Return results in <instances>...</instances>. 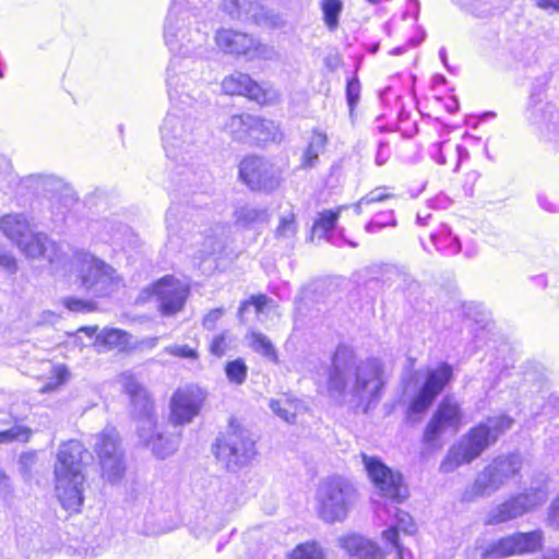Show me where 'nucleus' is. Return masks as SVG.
<instances>
[{"label":"nucleus","mask_w":559,"mask_h":559,"mask_svg":"<svg viewBox=\"0 0 559 559\" xmlns=\"http://www.w3.org/2000/svg\"><path fill=\"white\" fill-rule=\"evenodd\" d=\"M188 0H171L164 24V39L174 53L167 68V92L170 109L160 127V135L166 156L171 159L181 157L193 145L199 134V121L191 109L203 103L202 93L187 70L193 62L192 57L205 53L207 35L199 28L190 29L187 22L192 13L187 8Z\"/></svg>","instance_id":"1"},{"label":"nucleus","mask_w":559,"mask_h":559,"mask_svg":"<svg viewBox=\"0 0 559 559\" xmlns=\"http://www.w3.org/2000/svg\"><path fill=\"white\" fill-rule=\"evenodd\" d=\"M386 383L383 364L378 358L357 360L348 346H338L332 357L326 389L331 397L367 411L377 403Z\"/></svg>","instance_id":"2"},{"label":"nucleus","mask_w":559,"mask_h":559,"mask_svg":"<svg viewBox=\"0 0 559 559\" xmlns=\"http://www.w3.org/2000/svg\"><path fill=\"white\" fill-rule=\"evenodd\" d=\"M362 463L380 497L390 501L389 503L376 501V516L383 525L388 526L382 532V539L396 549L399 559H413L411 550L399 543L400 531L408 535L416 532L412 516L394 504L407 497V488L403 483L402 475L399 472H393L374 456L362 454Z\"/></svg>","instance_id":"3"},{"label":"nucleus","mask_w":559,"mask_h":559,"mask_svg":"<svg viewBox=\"0 0 559 559\" xmlns=\"http://www.w3.org/2000/svg\"><path fill=\"white\" fill-rule=\"evenodd\" d=\"M362 463L380 497L390 501L389 503L376 501V516L383 525L388 526L382 532V539L396 549L399 559H413L411 550L399 543L400 531L408 535L416 532L412 516L394 504L407 497V488L403 483L402 475L399 472H393L374 456L362 454Z\"/></svg>","instance_id":"4"},{"label":"nucleus","mask_w":559,"mask_h":559,"mask_svg":"<svg viewBox=\"0 0 559 559\" xmlns=\"http://www.w3.org/2000/svg\"><path fill=\"white\" fill-rule=\"evenodd\" d=\"M117 381L129 395L139 416L138 431L142 442L159 459L171 455L179 445L180 436L177 432L165 435L157 430L154 405L147 390L131 371L120 373Z\"/></svg>","instance_id":"5"},{"label":"nucleus","mask_w":559,"mask_h":559,"mask_svg":"<svg viewBox=\"0 0 559 559\" xmlns=\"http://www.w3.org/2000/svg\"><path fill=\"white\" fill-rule=\"evenodd\" d=\"M84 445L78 440L62 443L55 463V490L58 500L67 510L78 511L83 503L85 475L82 455Z\"/></svg>","instance_id":"6"},{"label":"nucleus","mask_w":559,"mask_h":559,"mask_svg":"<svg viewBox=\"0 0 559 559\" xmlns=\"http://www.w3.org/2000/svg\"><path fill=\"white\" fill-rule=\"evenodd\" d=\"M512 425L513 419L510 416L499 415L489 417L486 421L471 428L457 443L449 449L440 469L443 473H450L463 464L473 462L501 435L510 430Z\"/></svg>","instance_id":"7"},{"label":"nucleus","mask_w":559,"mask_h":559,"mask_svg":"<svg viewBox=\"0 0 559 559\" xmlns=\"http://www.w3.org/2000/svg\"><path fill=\"white\" fill-rule=\"evenodd\" d=\"M357 490L346 477L333 475L320 480L314 493V511L328 524L344 522L357 501Z\"/></svg>","instance_id":"8"},{"label":"nucleus","mask_w":559,"mask_h":559,"mask_svg":"<svg viewBox=\"0 0 559 559\" xmlns=\"http://www.w3.org/2000/svg\"><path fill=\"white\" fill-rule=\"evenodd\" d=\"M72 265L81 285L94 296H108L119 287L120 277L116 270L87 251H75Z\"/></svg>","instance_id":"9"},{"label":"nucleus","mask_w":559,"mask_h":559,"mask_svg":"<svg viewBox=\"0 0 559 559\" xmlns=\"http://www.w3.org/2000/svg\"><path fill=\"white\" fill-rule=\"evenodd\" d=\"M522 468L520 454L499 455L493 459L476 477L466 495L488 497L503 487Z\"/></svg>","instance_id":"10"},{"label":"nucleus","mask_w":559,"mask_h":559,"mask_svg":"<svg viewBox=\"0 0 559 559\" xmlns=\"http://www.w3.org/2000/svg\"><path fill=\"white\" fill-rule=\"evenodd\" d=\"M215 454L228 468L242 466L255 456V441L248 430L230 421L227 431L217 439Z\"/></svg>","instance_id":"11"},{"label":"nucleus","mask_w":559,"mask_h":559,"mask_svg":"<svg viewBox=\"0 0 559 559\" xmlns=\"http://www.w3.org/2000/svg\"><path fill=\"white\" fill-rule=\"evenodd\" d=\"M547 497L548 491L546 488L531 487L524 492L514 495L491 508L487 512L484 522L486 525H497L515 520L544 504Z\"/></svg>","instance_id":"12"},{"label":"nucleus","mask_w":559,"mask_h":559,"mask_svg":"<svg viewBox=\"0 0 559 559\" xmlns=\"http://www.w3.org/2000/svg\"><path fill=\"white\" fill-rule=\"evenodd\" d=\"M463 424L460 403L447 395L439 403L424 431L423 441L430 447H442L441 438L447 433L455 435Z\"/></svg>","instance_id":"13"},{"label":"nucleus","mask_w":559,"mask_h":559,"mask_svg":"<svg viewBox=\"0 0 559 559\" xmlns=\"http://www.w3.org/2000/svg\"><path fill=\"white\" fill-rule=\"evenodd\" d=\"M239 177L251 190L272 192L281 186L283 171L264 158L250 156L240 163Z\"/></svg>","instance_id":"14"},{"label":"nucleus","mask_w":559,"mask_h":559,"mask_svg":"<svg viewBox=\"0 0 559 559\" xmlns=\"http://www.w3.org/2000/svg\"><path fill=\"white\" fill-rule=\"evenodd\" d=\"M94 440L93 448L98 455L103 477L110 483L119 481L124 474V464L118 432L112 427H106Z\"/></svg>","instance_id":"15"},{"label":"nucleus","mask_w":559,"mask_h":559,"mask_svg":"<svg viewBox=\"0 0 559 559\" xmlns=\"http://www.w3.org/2000/svg\"><path fill=\"white\" fill-rule=\"evenodd\" d=\"M451 377L452 368L448 364H440L433 369H428L425 382L408 405V415L425 413L451 380Z\"/></svg>","instance_id":"16"},{"label":"nucleus","mask_w":559,"mask_h":559,"mask_svg":"<svg viewBox=\"0 0 559 559\" xmlns=\"http://www.w3.org/2000/svg\"><path fill=\"white\" fill-rule=\"evenodd\" d=\"M222 90L229 95H243L262 105L280 99V93L276 90L259 85L250 75L242 72H234L226 76L222 82Z\"/></svg>","instance_id":"17"},{"label":"nucleus","mask_w":559,"mask_h":559,"mask_svg":"<svg viewBox=\"0 0 559 559\" xmlns=\"http://www.w3.org/2000/svg\"><path fill=\"white\" fill-rule=\"evenodd\" d=\"M188 286L173 276H165L152 286V295L155 296L162 314L173 316L179 312L187 300Z\"/></svg>","instance_id":"18"},{"label":"nucleus","mask_w":559,"mask_h":559,"mask_svg":"<svg viewBox=\"0 0 559 559\" xmlns=\"http://www.w3.org/2000/svg\"><path fill=\"white\" fill-rule=\"evenodd\" d=\"M204 394L199 388L178 389L170 402V421L174 425L190 423L200 412Z\"/></svg>","instance_id":"19"},{"label":"nucleus","mask_w":559,"mask_h":559,"mask_svg":"<svg viewBox=\"0 0 559 559\" xmlns=\"http://www.w3.org/2000/svg\"><path fill=\"white\" fill-rule=\"evenodd\" d=\"M20 250L29 258H46L51 264L62 262V253L59 247L50 241L45 234H33L31 230L26 238H23L17 245Z\"/></svg>","instance_id":"20"},{"label":"nucleus","mask_w":559,"mask_h":559,"mask_svg":"<svg viewBox=\"0 0 559 559\" xmlns=\"http://www.w3.org/2000/svg\"><path fill=\"white\" fill-rule=\"evenodd\" d=\"M337 546L350 559H380L383 557L381 548L374 542L355 533L340 536Z\"/></svg>","instance_id":"21"},{"label":"nucleus","mask_w":559,"mask_h":559,"mask_svg":"<svg viewBox=\"0 0 559 559\" xmlns=\"http://www.w3.org/2000/svg\"><path fill=\"white\" fill-rule=\"evenodd\" d=\"M216 45L225 53L248 56L254 47V38L246 33L222 28L216 32Z\"/></svg>","instance_id":"22"},{"label":"nucleus","mask_w":559,"mask_h":559,"mask_svg":"<svg viewBox=\"0 0 559 559\" xmlns=\"http://www.w3.org/2000/svg\"><path fill=\"white\" fill-rule=\"evenodd\" d=\"M90 230L99 241L111 242L121 247L126 238L133 237L128 226L116 224L109 219L94 222L91 224Z\"/></svg>","instance_id":"23"},{"label":"nucleus","mask_w":559,"mask_h":559,"mask_svg":"<svg viewBox=\"0 0 559 559\" xmlns=\"http://www.w3.org/2000/svg\"><path fill=\"white\" fill-rule=\"evenodd\" d=\"M344 209L345 206H338L336 210H324L320 212L312 227L313 233L335 246H341L345 239L343 235L336 236L334 228Z\"/></svg>","instance_id":"24"},{"label":"nucleus","mask_w":559,"mask_h":559,"mask_svg":"<svg viewBox=\"0 0 559 559\" xmlns=\"http://www.w3.org/2000/svg\"><path fill=\"white\" fill-rule=\"evenodd\" d=\"M29 222L23 214H7L0 218V230L16 245L27 237Z\"/></svg>","instance_id":"25"},{"label":"nucleus","mask_w":559,"mask_h":559,"mask_svg":"<svg viewBox=\"0 0 559 559\" xmlns=\"http://www.w3.org/2000/svg\"><path fill=\"white\" fill-rule=\"evenodd\" d=\"M512 535L501 537L497 540L477 545L480 559H503L515 556Z\"/></svg>","instance_id":"26"},{"label":"nucleus","mask_w":559,"mask_h":559,"mask_svg":"<svg viewBox=\"0 0 559 559\" xmlns=\"http://www.w3.org/2000/svg\"><path fill=\"white\" fill-rule=\"evenodd\" d=\"M328 144V135L325 132L314 129L308 140L307 147L301 156V166L305 168L313 167L320 154H322Z\"/></svg>","instance_id":"27"},{"label":"nucleus","mask_w":559,"mask_h":559,"mask_svg":"<svg viewBox=\"0 0 559 559\" xmlns=\"http://www.w3.org/2000/svg\"><path fill=\"white\" fill-rule=\"evenodd\" d=\"M514 542L515 556L533 554L542 549L544 535L540 530L528 533L511 534Z\"/></svg>","instance_id":"28"},{"label":"nucleus","mask_w":559,"mask_h":559,"mask_svg":"<svg viewBox=\"0 0 559 559\" xmlns=\"http://www.w3.org/2000/svg\"><path fill=\"white\" fill-rule=\"evenodd\" d=\"M430 239L436 249L447 255L457 254L461 251L460 240L445 225H441L437 231L431 233Z\"/></svg>","instance_id":"29"},{"label":"nucleus","mask_w":559,"mask_h":559,"mask_svg":"<svg viewBox=\"0 0 559 559\" xmlns=\"http://www.w3.org/2000/svg\"><path fill=\"white\" fill-rule=\"evenodd\" d=\"M282 133L280 126L272 120L262 119L253 116L251 127V139L254 141L266 142L281 140Z\"/></svg>","instance_id":"30"},{"label":"nucleus","mask_w":559,"mask_h":559,"mask_svg":"<svg viewBox=\"0 0 559 559\" xmlns=\"http://www.w3.org/2000/svg\"><path fill=\"white\" fill-rule=\"evenodd\" d=\"M253 115L242 114L229 117L225 123V130L237 141L251 139Z\"/></svg>","instance_id":"31"},{"label":"nucleus","mask_w":559,"mask_h":559,"mask_svg":"<svg viewBox=\"0 0 559 559\" xmlns=\"http://www.w3.org/2000/svg\"><path fill=\"white\" fill-rule=\"evenodd\" d=\"M247 341L249 347L271 361H277V354L271 340L260 332L252 331L248 333Z\"/></svg>","instance_id":"32"},{"label":"nucleus","mask_w":559,"mask_h":559,"mask_svg":"<svg viewBox=\"0 0 559 559\" xmlns=\"http://www.w3.org/2000/svg\"><path fill=\"white\" fill-rule=\"evenodd\" d=\"M129 334L119 329H104L96 337V343L108 349H122L129 344Z\"/></svg>","instance_id":"33"},{"label":"nucleus","mask_w":559,"mask_h":559,"mask_svg":"<svg viewBox=\"0 0 559 559\" xmlns=\"http://www.w3.org/2000/svg\"><path fill=\"white\" fill-rule=\"evenodd\" d=\"M324 548L314 540H309L297 545L286 555V559H325Z\"/></svg>","instance_id":"34"},{"label":"nucleus","mask_w":559,"mask_h":559,"mask_svg":"<svg viewBox=\"0 0 559 559\" xmlns=\"http://www.w3.org/2000/svg\"><path fill=\"white\" fill-rule=\"evenodd\" d=\"M223 227L216 226L213 234L203 237L201 248L199 249L200 258L213 255L223 249Z\"/></svg>","instance_id":"35"},{"label":"nucleus","mask_w":559,"mask_h":559,"mask_svg":"<svg viewBox=\"0 0 559 559\" xmlns=\"http://www.w3.org/2000/svg\"><path fill=\"white\" fill-rule=\"evenodd\" d=\"M321 8L323 12L324 23L326 24L330 31H334L338 25V16L343 9L342 1L323 0Z\"/></svg>","instance_id":"36"},{"label":"nucleus","mask_w":559,"mask_h":559,"mask_svg":"<svg viewBox=\"0 0 559 559\" xmlns=\"http://www.w3.org/2000/svg\"><path fill=\"white\" fill-rule=\"evenodd\" d=\"M271 409L282 419L292 423L295 419L297 404L287 397L272 400L270 402Z\"/></svg>","instance_id":"37"},{"label":"nucleus","mask_w":559,"mask_h":559,"mask_svg":"<svg viewBox=\"0 0 559 559\" xmlns=\"http://www.w3.org/2000/svg\"><path fill=\"white\" fill-rule=\"evenodd\" d=\"M25 183L29 187H34L36 190L45 192L56 190L61 181L52 175H31L25 179Z\"/></svg>","instance_id":"38"},{"label":"nucleus","mask_w":559,"mask_h":559,"mask_svg":"<svg viewBox=\"0 0 559 559\" xmlns=\"http://www.w3.org/2000/svg\"><path fill=\"white\" fill-rule=\"evenodd\" d=\"M225 373L230 383L239 385L246 381L248 368L243 359L238 358L226 364Z\"/></svg>","instance_id":"39"},{"label":"nucleus","mask_w":559,"mask_h":559,"mask_svg":"<svg viewBox=\"0 0 559 559\" xmlns=\"http://www.w3.org/2000/svg\"><path fill=\"white\" fill-rule=\"evenodd\" d=\"M397 224L394 212L385 211L376 214L369 223L366 224L365 230L370 234L379 233L384 227H395Z\"/></svg>","instance_id":"40"},{"label":"nucleus","mask_w":559,"mask_h":559,"mask_svg":"<svg viewBox=\"0 0 559 559\" xmlns=\"http://www.w3.org/2000/svg\"><path fill=\"white\" fill-rule=\"evenodd\" d=\"M66 555L74 558L96 557L100 554L99 547H92L86 542L74 540L66 545L63 548Z\"/></svg>","instance_id":"41"},{"label":"nucleus","mask_w":559,"mask_h":559,"mask_svg":"<svg viewBox=\"0 0 559 559\" xmlns=\"http://www.w3.org/2000/svg\"><path fill=\"white\" fill-rule=\"evenodd\" d=\"M31 435L29 428L17 425L8 430L0 431V444L13 441L26 442Z\"/></svg>","instance_id":"42"},{"label":"nucleus","mask_w":559,"mask_h":559,"mask_svg":"<svg viewBox=\"0 0 559 559\" xmlns=\"http://www.w3.org/2000/svg\"><path fill=\"white\" fill-rule=\"evenodd\" d=\"M265 213L257 207L245 205L236 210L235 217L237 223L248 225L257 221L263 219Z\"/></svg>","instance_id":"43"},{"label":"nucleus","mask_w":559,"mask_h":559,"mask_svg":"<svg viewBox=\"0 0 559 559\" xmlns=\"http://www.w3.org/2000/svg\"><path fill=\"white\" fill-rule=\"evenodd\" d=\"M360 82L357 76H353L347 80L346 84V100L349 107V114L353 116L355 107L357 106L360 98Z\"/></svg>","instance_id":"44"},{"label":"nucleus","mask_w":559,"mask_h":559,"mask_svg":"<svg viewBox=\"0 0 559 559\" xmlns=\"http://www.w3.org/2000/svg\"><path fill=\"white\" fill-rule=\"evenodd\" d=\"M389 198H391V194L385 192V188H376L374 190L366 194L364 198H361L358 201V203L355 204V211L357 214H360L364 205L381 202Z\"/></svg>","instance_id":"45"},{"label":"nucleus","mask_w":559,"mask_h":559,"mask_svg":"<svg viewBox=\"0 0 559 559\" xmlns=\"http://www.w3.org/2000/svg\"><path fill=\"white\" fill-rule=\"evenodd\" d=\"M296 231L297 224L295 215L293 213L283 215L280 219V225L276 229L277 236L282 238H292L295 236Z\"/></svg>","instance_id":"46"},{"label":"nucleus","mask_w":559,"mask_h":559,"mask_svg":"<svg viewBox=\"0 0 559 559\" xmlns=\"http://www.w3.org/2000/svg\"><path fill=\"white\" fill-rule=\"evenodd\" d=\"M277 57L276 50L269 45L260 44L254 38V47L252 49V52L248 53L247 58L249 59H264V60H273Z\"/></svg>","instance_id":"47"},{"label":"nucleus","mask_w":559,"mask_h":559,"mask_svg":"<svg viewBox=\"0 0 559 559\" xmlns=\"http://www.w3.org/2000/svg\"><path fill=\"white\" fill-rule=\"evenodd\" d=\"M165 353L180 357V358H188V359H198L199 354L195 348L190 347L189 345H170L165 347Z\"/></svg>","instance_id":"48"},{"label":"nucleus","mask_w":559,"mask_h":559,"mask_svg":"<svg viewBox=\"0 0 559 559\" xmlns=\"http://www.w3.org/2000/svg\"><path fill=\"white\" fill-rule=\"evenodd\" d=\"M451 148H452V145H451L450 141H442V142L435 143L430 147L431 157L439 165H445L447 164L445 153Z\"/></svg>","instance_id":"49"},{"label":"nucleus","mask_w":559,"mask_h":559,"mask_svg":"<svg viewBox=\"0 0 559 559\" xmlns=\"http://www.w3.org/2000/svg\"><path fill=\"white\" fill-rule=\"evenodd\" d=\"M269 301L270 299L264 295L253 296L240 305L238 313L241 317L249 306H254L257 312H262Z\"/></svg>","instance_id":"50"},{"label":"nucleus","mask_w":559,"mask_h":559,"mask_svg":"<svg viewBox=\"0 0 559 559\" xmlns=\"http://www.w3.org/2000/svg\"><path fill=\"white\" fill-rule=\"evenodd\" d=\"M227 348L228 344L225 334H219L213 337L210 345V350L213 355L222 357L227 352Z\"/></svg>","instance_id":"51"},{"label":"nucleus","mask_w":559,"mask_h":559,"mask_svg":"<svg viewBox=\"0 0 559 559\" xmlns=\"http://www.w3.org/2000/svg\"><path fill=\"white\" fill-rule=\"evenodd\" d=\"M55 374H56L57 379L55 381H51V382L47 383L43 388V390H41L43 392L52 391L57 386L62 384L66 381V379H67L68 370L63 366H58V367L55 368Z\"/></svg>","instance_id":"52"},{"label":"nucleus","mask_w":559,"mask_h":559,"mask_svg":"<svg viewBox=\"0 0 559 559\" xmlns=\"http://www.w3.org/2000/svg\"><path fill=\"white\" fill-rule=\"evenodd\" d=\"M224 312H225L224 308H215V309L211 310L203 318V326L207 330L215 329L217 321L221 320Z\"/></svg>","instance_id":"53"},{"label":"nucleus","mask_w":559,"mask_h":559,"mask_svg":"<svg viewBox=\"0 0 559 559\" xmlns=\"http://www.w3.org/2000/svg\"><path fill=\"white\" fill-rule=\"evenodd\" d=\"M221 8L231 19H240L241 17L239 0H221Z\"/></svg>","instance_id":"54"},{"label":"nucleus","mask_w":559,"mask_h":559,"mask_svg":"<svg viewBox=\"0 0 559 559\" xmlns=\"http://www.w3.org/2000/svg\"><path fill=\"white\" fill-rule=\"evenodd\" d=\"M64 306L71 310L76 312H90L93 307L90 302L83 301L81 299L68 298L64 300Z\"/></svg>","instance_id":"55"},{"label":"nucleus","mask_w":559,"mask_h":559,"mask_svg":"<svg viewBox=\"0 0 559 559\" xmlns=\"http://www.w3.org/2000/svg\"><path fill=\"white\" fill-rule=\"evenodd\" d=\"M537 202H538V205L544 211H546L548 213H558L559 212V204L546 194H543V193L538 194Z\"/></svg>","instance_id":"56"},{"label":"nucleus","mask_w":559,"mask_h":559,"mask_svg":"<svg viewBox=\"0 0 559 559\" xmlns=\"http://www.w3.org/2000/svg\"><path fill=\"white\" fill-rule=\"evenodd\" d=\"M544 112H547L549 114V117L546 118L544 115L542 118H539V116L536 114V109H532L531 112H530V116H528V120L533 123V124H542V123H546L548 121H550L552 119V116H554V111H552V106L550 105H545V107L542 109Z\"/></svg>","instance_id":"57"},{"label":"nucleus","mask_w":559,"mask_h":559,"mask_svg":"<svg viewBox=\"0 0 559 559\" xmlns=\"http://www.w3.org/2000/svg\"><path fill=\"white\" fill-rule=\"evenodd\" d=\"M548 524L552 527H559V496L551 502L547 518Z\"/></svg>","instance_id":"58"},{"label":"nucleus","mask_w":559,"mask_h":559,"mask_svg":"<svg viewBox=\"0 0 559 559\" xmlns=\"http://www.w3.org/2000/svg\"><path fill=\"white\" fill-rule=\"evenodd\" d=\"M390 155H391V151H390L388 143L380 142L379 146H378L377 154H376L377 165L381 166V165L385 164L388 162V159L390 158Z\"/></svg>","instance_id":"59"},{"label":"nucleus","mask_w":559,"mask_h":559,"mask_svg":"<svg viewBox=\"0 0 559 559\" xmlns=\"http://www.w3.org/2000/svg\"><path fill=\"white\" fill-rule=\"evenodd\" d=\"M0 266L8 270L9 272H15L16 260L11 253L0 251Z\"/></svg>","instance_id":"60"},{"label":"nucleus","mask_w":559,"mask_h":559,"mask_svg":"<svg viewBox=\"0 0 559 559\" xmlns=\"http://www.w3.org/2000/svg\"><path fill=\"white\" fill-rule=\"evenodd\" d=\"M36 462L35 453H24L20 456V465L22 473L25 476H29L31 466Z\"/></svg>","instance_id":"61"},{"label":"nucleus","mask_w":559,"mask_h":559,"mask_svg":"<svg viewBox=\"0 0 559 559\" xmlns=\"http://www.w3.org/2000/svg\"><path fill=\"white\" fill-rule=\"evenodd\" d=\"M178 210L175 207H169L166 213V227L169 234L176 233V224H177Z\"/></svg>","instance_id":"62"},{"label":"nucleus","mask_w":559,"mask_h":559,"mask_svg":"<svg viewBox=\"0 0 559 559\" xmlns=\"http://www.w3.org/2000/svg\"><path fill=\"white\" fill-rule=\"evenodd\" d=\"M453 148H454V150H455V152H456V159H457V160H456L455 170H457V169H459V167H460V164H461L463 160L467 159L469 154H468L467 148H466V147H464V146H462V145H459V144H457V145H455Z\"/></svg>","instance_id":"63"},{"label":"nucleus","mask_w":559,"mask_h":559,"mask_svg":"<svg viewBox=\"0 0 559 559\" xmlns=\"http://www.w3.org/2000/svg\"><path fill=\"white\" fill-rule=\"evenodd\" d=\"M539 8L559 10V0H535Z\"/></svg>","instance_id":"64"}]
</instances>
